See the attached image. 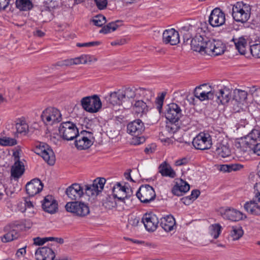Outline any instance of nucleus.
Listing matches in <instances>:
<instances>
[{"label":"nucleus","mask_w":260,"mask_h":260,"mask_svg":"<svg viewBox=\"0 0 260 260\" xmlns=\"http://www.w3.org/2000/svg\"><path fill=\"white\" fill-rule=\"evenodd\" d=\"M106 179L104 178L95 179L91 184L85 185V193L89 197L98 195L104 188Z\"/></svg>","instance_id":"f8f14e48"},{"label":"nucleus","mask_w":260,"mask_h":260,"mask_svg":"<svg viewBox=\"0 0 260 260\" xmlns=\"http://www.w3.org/2000/svg\"><path fill=\"white\" fill-rule=\"evenodd\" d=\"M228 166V172H232V171H238L243 168V166L239 164H229Z\"/></svg>","instance_id":"13d9d810"},{"label":"nucleus","mask_w":260,"mask_h":260,"mask_svg":"<svg viewBox=\"0 0 260 260\" xmlns=\"http://www.w3.org/2000/svg\"><path fill=\"white\" fill-rule=\"evenodd\" d=\"M16 8L20 11H28L34 7L31 0H16Z\"/></svg>","instance_id":"f704fd0d"},{"label":"nucleus","mask_w":260,"mask_h":260,"mask_svg":"<svg viewBox=\"0 0 260 260\" xmlns=\"http://www.w3.org/2000/svg\"><path fill=\"white\" fill-rule=\"evenodd\" d=\"M250 50L253 57L260 58V43L250 45Z\"/></svg>","instance_id":"de8ad7c7"},{"label":"nucleus","mask_w":260,"mask_h":260,"mask_svg":"<svg viewBox=\"0 0 260 260\" xmlns=\"http://www.w3.org/2000/svg\"><path fill=\"white\" fill-rule=\"evenodd\" d=\"M19 233L15 229H12L6 234L2 238L3 242H8L18 239Z\"/></svg>","instance_id":"a19ab883"},{"label":"nucleus","mask_w":260,"mask_h":260,"mask_svg":"<svg viewBox=\"0 0 260 260\" xmlns=\"http://www.w3.org/2000/svg\"><path fill=\"white\" fill-rule=\"evenodd\" d=\"M225 21L224 12L218 8L213 9L209 17V23L212 27H219L222 25Z\"/></svg>","instance_id":"ddd939ff"},{"label":"nucleus","mask_w":260,"mask_h":260,"mask_svg":"<svg viewBox=\"0 0 260 260\" xmlns=\"http://www.w3.org/2000/svg\"><path fill=\"white\" fill-rule=\"evenodd\" d=\"M139 218L135 216H132L128 219V225L132 226H138L139 223Z\"/></svg>","instance_id":"052dcab7"},{"label":"nucleus","mask_w":260,"mask_h":260,"mask_svg":"<svg viewBox=\"0 0 260 260\" xmlns=\"http://www.w3.org/2000/svg\"><path fill=\"white\" fill-rule=\"evenodd\" d=\"M214 151L217 155L222 158L230 156L231 153L229 145L226 141L224 140H222L216 144Z\"/></svg>","instance_id":"c85d7f7f"},{"label":"nucleus","mask_w":260,"mask_h":260,"mask_svg":"<svg viewBox=\"0 0 260 260\" xmlns=\"http://www.w3.org/2000/svg\"><path fill=\"white\" fill-rule=\"evenodd\" d=\"M47 7L49 9V11H42L41 15L42 16L45 15L46 13L48 14L51 17V13L50 11L58 7V2L55 0H48L46 2Z\"/></svg>","instance_id":"49530a36"},{"label":"nucleus","mask_w":260,"mask_h":260,"mask_svg":"<svg viewBox=\"0 0 260 260\" xmlns=\"http://www.w3.org/2000/svg\"><path fill=\"white\" fill-rule=\"evenodd\" d=\"M135 137L133 138L132 143L134 145H139L141 143H143L145 142V139L144 137H139L138 136H134Z\"/></svg>","instance_id":"e2e57ef3"},{"label":"nucleus","mask_w":260,"mask_h":260,"mask_svg":"<svg viewBox=\"0 0 260 260\" xmlns=\"http://www.w3.org/2000/svg\"><path fill=\"white\" fill-rule=\"evenodd\" d=\"M151 105V102H144L142 100L136 101L132 104L133 112L137 117H141L147 114Z\"/></svg>","instance_id":"f3484780"},{"label":"nucleus","mask_w":260,"mask_h":260,"mask_svg":"<svg viewBox=\"0 0 260 260\" xmlns=\"http://www.w3.org/2000/svg\"><path fill=\"white\" fill-rule=\"evenodd\" d=\"M97 60V59L94 57L93 56H91L88 54H84L82 55L79 57L75 58L73 61L71 60H64L62 61V62H58L57 65L62 66H68L69 64H85L89 62H91L92 61H95Z\"/></svg>","instance_id":"a878e982"},{"label":"nucleus","mask_w":260,"mask_h":260,"mask_svg":"<svg viewBox=\"0 0 260 260\" xmlns=\"http://www.w3.org/2000/svg\"><path fill=\"white\" fill-rule=\"evenodd\" d=\"M5 146H12L17 144V141L14 138L5 137Z\"/></svg>","instance_id":"4d7b16f0"},{"label":"nucleus","mask_w":260,"mask_h":260,"mask_svg":"<svg viewBox=\"0 0 260 260\" xmlns=\"http://www.w3.org/2000/svg\"><path fill=\"white\" fill-rule=\"evenodd\" d=\"M25 187L27 193L29 196L33 197L42 191L43 184L40 179L35 178L28 182Z\"/></svg>","instance_id":"5701e85b"},{"label":"nucleus","mask_w":260,"mask_h":260,"mask_svg":"<svg viewBox=\"0 0 260 260\" xmlns=\"http://www.w3.org/2000/svg\"><path fill=\"white\" fill-rule=\"evenodd\" d=\"M206 25V23H201L200 25L196 23V24H188L182 27L180 29V32L183 35L184 43L187 44L188 41L194 33L200 34L202 31L205 32L207 29Z\"/></svg>","instance_id":"423d86ee"},{"label":"nucleus","mask_w":260,"mask_h":260,"mask_svg":"<svg viewBox=\"0 0 260 260\" xmlns=\"http://www.w3.org/2000/svg\"><path fill=\"white\" fill-rule=\"evenodd\" d=\"M243 231L240 226H235L232 227L231 231V236L233 240L239 239L243 235Z\"/></svg>","instance_id":"a18cd8bd"},{"label":"nucleus","mask_w":260,"mask_h":260,"mask_svg":"<svg viewBox=\"0 0 260 260\" xmlns=\"http://www.w3.org/2000/svg\"><path fill=\"white\" fill-rule=\"evenodd\" d=\"M223 218L232 221H239L246 218L245 215L234 209H227L220 211Z\"/></svg>","instance_id":"393cba45"},{"label":"nucleus","mask_w":260,"mask_h":260,"mask_svg":"<svg viewBox=\"0 0 260 260\" xmlns=\"http://www.w3.org/2000/svg\"><path fill=\"white\" fill-rule=\"evenodd\" d=\"M142 222L146 230L149 232L154 231L159 223L158 217L152 213H145L142 218Z\"/></svg>","instance_id":"a211bd4d"},{"label":"nucleus","mask_w":260,"mask_h":260,"mask_svg":"<svg viewBox=\"0 0 260 260\" xmlns=\"http://www.w3.org/2000/svg\"><path fill=\"white\" fill-rule=\"evenodd\" d=\"M259 131L257 129H253L244 138H242L241 144L242 145V147L252 148L253 145L257 143V141L259 138Z\"/></svg>","instance_id":"412c9836"},{"label":"nucleus","mask_w":260,"mask_h":260,"mask_svg":"<svg viewBox=\"0 0 260 260\" xmlns=\"http://www.w3.org/2000/svg\"><path fill=\"white\" fill-rule=\"evenodd\" d=\"M75 144L77 149L84 150L89 148L92 144L93 135L91 132L82 131L75 137Z\"/></svg>","instance_id":"6e6552de"},{"label":"nucleus","mask_w":260,"mask_h":260,"mask_svg":"<svg viewBox=\"0 0 260 260\" xmlns=\"http://www.w3.org/2000/svg\"><path fill=\"white\" fill-rule=\"evenodd\" d=\"M41 118L46 125H52L60 122L62 119L60 112L52 107L46 109L41 115Z\"/></svg>","instance_id":"0eeeda50"},{"label":"nucleus","mask_w":260,"mask_h":260,"mask_svg":"<svg viewBox=\"0 0 260 260\" xmlns=\"http://www.w3.org/2000/svg\"><path fill=\"white\" fill-rule=\"evenodd\" d=\"M113 194L108 195L103 201V205L107 209L112 210L117 207V202Z\"/></svg>","instance_id":"4c0bfd02"},{"label":"nucleus","mask_w":260,"mask_h":260,"mask_svg":"<svg viewBox=\"0 0 260 260\" xmlns=\"http://www.w3.org/2000/svg\"><path fill=\"white\" fill-rule=\"evenodd\" d=\"M15 127L17 133L25 134L28 130V126L25 120L22 118H19L16 120Z\"/></svg>","instance_id":"58836bf2"},{"label":"nucleus","mask_w":260,"mask_h":260,"mask_svg":"<svg viewBox=\"0 0 260 260\" xmlns=\"http://www.w3.org/2000/svg\"><path fill=\"white\" fill-rule=\"evenodd\" d=\"M250 14L251 8L249 5L239 2L233 6L232 17L236 22L245 23L249 19Z\"/></svg>","instance_id":"f257e3e1"},{"label":"nucleus","mask_w":260,"mask_h":260,"mask_svg":"<svg viewBox=\"0 0 260 260\" xmlns=\"http://www.w3.org/2000/svg\"><path fill=\"white\" fill-rule=\"evenodd\" d=\"M205 86V84H203L196 87L194 90V95L201 101L211 99V94L208 93L209 92L203 90L204 89L202 87Z\"/></svg>","instance_id":"473e14b6"},{"label":"nucleus","mask_w":260,"mask_h":260,"mask_svg":"<svg viewBox=\"0 0 260 260\" xmlns=\"http://www.w3.org/2000/svg\"><path fill=\"white\" fill-rule=\"evenodd\" d=\"M67 212L72 213L74 216L80 218L86 217L90 213L88 203L82 201H75L68 202L65 206Z\"/></svg>","instance_id":"f03ea898"},{"label":"nucleus","mask_w":260,"mask_h":260,"mask_svg":"<svg viewBox=\"0 0 260 260\" xmlns=\"http://www.w3.org/2000/svg\"><path fill=\"white\" fill-rule=\"evenodd\" d=\"M136 196L142 203L147 204L155 199L156 194L152 186L145 184L140 186L136 192Z\"/></svg>","instance_id":"1a4fd4ad"},{"label":"nucleus","mask_w":260,"mask_h":260,"mask_svg":"<svg viewBox=\"0 0 260 260\" xmlns=\"http://www.w3.org/2000/svg\"><path fill=\"white\" fill-rule=\"evenodd\" d=\"M166 130L170 133L173 134L175 133L179 128V127L175 124V123L170 122L166 125Z\"/></svg>","instance_id":"5fc2aeb1"},{"label":"nucleus","mask_w":260,"mask_h":260,"mask_svg":"<svg viewBox=\"0 0 260 260\" xmlns=\"http://www.w3.org/2000/svg\"><path fill=\"white\" fill-rule=\"evenodd\" d=\"M160 225L165 231L171 232L176 227L175 219L172 215H167L160 218Z\"/></svg>","instance_id":"c756f323"},{"label":"nucleus","mask_w":260,"mask_h":260,"mask_svg":"<svg viewBox=\"0 0 260 260\" xmlns=\"http://www.w3.org/2000/svg\"><path fill=\"white\" fill-rule=\"evenodd\" d=\"M37 260H53L55 253L50 248L42 247L39 248L35 252Z\"/></svg>","instance_id":"cd10ccee"},{"label":"nucleus","mask_w":260,"mask_h":260,"mask_svg":"<svg viewBox=\"0 0 260 260\" xmlns=\"http://www.w3.org/2000/svg\"><path fill=\"white\" fill-rule=\"evenodd\" d=\"M247 96V91L239 89H236L233 91V100L238 103L244 102Z\"/></svg>","instance_id":"ea45409f"},{"label":"nucleus","mask_w":260,"mask_h":260,"mask_svg":"<svg viewBox=\"0 0 260 260\" xmlns=\"http://www.w3.org/2000/svg\"><path fill=\"white\" fill-rule=\"evenodd\" d=\"M235 45L236 49L238 52L242 55H244L246 53V48L247 46V41L243 37L239 38H233L232 40Z\"/></svg>","instance_id":"72a5a7b5"},{"label":"nucleus","mask_w":260,"mask_h":260,"mask_svg":"<svg viewBox=\"0 0 260 260\" xmlns=\"http://www.w3.org/2000/svg\"><path fill=\"white\" fill-rule=\"evenodd\" d=\"M189 188V185L186 182L180 179L179 182H176L172 188V192L174 195L181 196L188 191Z\"/></svg>","instance_id":"7c9ffc66"},{"label":"nucleus","mask_w":260,"mask_h":260,"mask_svg":"<svg viewBox=\"0 0 260 260\" xmlns=\"http://www.w3.org/2000/svg\"><path fill=\"white\" fill-rule=\"evenodd\" d=\"M92 21L95 25L101 27L106 22V19L103 15H98L93 18Z\"/></svg>","instance_id":"09e8293b"},{"label":"nucleus","mask_w":260,"mask_h":260,"mask_svg":"<svg viewBox=\"0 0 260 260\" xmlns=\"http://www.w3.org/2000/svg\"><path fill=\"white\" fill-rule=\"evenodd\" d=\"M232 91L230 89L224 87L223 88L215 92L213 94V98L212 101L216 102L217 104L224 105L228 103L231 99Z\"/></svg>","instance_id":"dca6fc26"},{"label":"nucleus","mask_w":260,"mask_h":260,"mask_svg":"<svg viewBox=\"0 0 260 260\" xmlns=\"http://www.w3.org/2000/svg\"><path fill=\"white\" fill-rule=\"evenodd\" d=\"M136 89L128 87L123 92H121L123 100H124V102L128 100L134 99L135 97L136 92H137Z\"/></svg>","instance_id":"c03bdc74"},{"label":"nucleus","mask_w":260,"mask_h":260,"mask_svg":"<svg viewBox=\"0 0 260 260\" xmlns=\"http://www.w3.org/2000/svg\"><path fill=\"white\" fill-rule=\"evenodd\" d=\"M206 54L217 56L224 53L225 46L220 41L211 40L209 47H206Z\"/></svg>","instance_id":"4be33fe9"},{"label":"nucleus","mask_w":260,"mask_h":260,"mask_svg":"<svg viewBox=\"0 0 260 260\" xmlns=\"http://www.w3.org/2000/svg\"><path fill=\"white\" fill-rule=\"evenodd\" d=\"M81 105L84 110L91 113L98 112L102 105L100 98L95 94L83 98Z\"/></svg>","instance_id":"20e7f679"},{"label":"nucleus","mask_w":260,"mask_h":260,"mask_svg":"<svg viewBox=\"0 0 260 260\" xmlns=\"http://www.w3.org/2000/svg\"><path fill=\"white\" fill-rule=\"evenodd\" d=\"M145 129L143 122L140 119H136L127 125V133L134 136L140 135Z\"/></svg>","instance_id":"b1692460"},{"label":"nucleus","mask_w":260,"mask_h":260,"mask_svg":"<svg viewBox=\"0 0 260 260\" xmlns=\"http://www.w3.org/2000/svg\"><path fill=\"white\" fill-rule=\"evenodd\" d=\"M42 208L45 212L54 214L57 211L58 204L52 196H47L43 200Z\"/></svg>","instance_id":"bb28decb"},{"label":"nucleus","mask_w":260,"mask_h":260,"mask_svg":"<svg viewBox=\"0 0 260 260\" xmlns=\"http://www.w3.org/2000/svg\"><path fill=\"white\" fill-rule=\"evenodd\" d=\"M121 92H114L110 94L107 101L112 105H122L124 103V100H123Z\"/></svg>","instance_id":"e433bc0d"},{"label":"nucleus","mask_w":260,"mask_h":260,"mask_svg":"<svg viewBox=\"0 0 260 260\" xmlns=\"http://www.w3.org/2000/svg\"><path fill=\"white\" fill-rule=\"evenodd\" d=\"M159 172L163 176L174 178L176 177V173L171 166L166 162H164L159 167Z\"/></svg>","instance_id":"c9c22d12"},{"label":"nucleus","mask_w":260,"mask_h":260,"mask_svg":"<svg viewBox=\"0 0 260 260\" xmlns=\"http://www.w3.org/2000/svg\"><path fill=\"white\" fill-rule=\"evenodd\" d=\"M166 94V92H162L160 96H158L155 100V103L156 105V108L159 113L161 112L162 107L164 104V100Z\"/></svg>","instance_id":"3c124183"},{"label":"nucleus","mask_w":260,"mask_h":260,"mask_svg":"<svg viewBox=\"0 0 260 260\" xmlns=\"http://www.w3.org/2000/svg\"><path fill=\"white\" fill-rule=\"evenodd\" d=\"M58 132L60 137L67 141L74 139L79 133L76 124L69 121L63 122L60 124Z\"/></svg>","instance_id":"7ed1b4c3"},{"label":"nucleus","mask_w":260,"mask_h":260,"mask_svg":"<svg viewBox=\"0 0 260 260\" xmlns=\"http://www.w3.org/2000/svg\"><path fill=\"white\" fill-rule=\"evenodd\" d=\"M254 194L255 198L257 200V201L259 202H260V182L256 183L254 186Z\"/></svg>","instance_id":"bf43d9fd"},{"label":"nucleus","mask_w":260,"mask_h":260,"mask_svg":"<svg viewBox=\"0 0 260 260\" xmlns=\"http://www.w3.org/2000/svg\"><path fill=\"white\" fill-rule=\"evenodd\" d=\"M34 243L36 245H42L44 244L45 242L49 241L50 239L49 237H45V238H40L36 237L34 238Z\"/></svg>","instance_id":"6e6d98bb"},{"label":"nucleus","mask_w":260,"mask_h":260,"mask_svg":"<svg viewBox=\"0 0 260 260\" xmlns=\"http://www.w3.org/2000/svg\"><path fill=\"white\" fill-rule=\"evenodd\" d=\"M83 188L78 183H74L66 190V194L71 200L76 201L81 198L84 194Z\"/></svg>","instance_id":"6ab92c4d"},{"label":"nucleus","mask_w":260,"mask_h":260,"mask_svg":"<svg viewBox=\"0 0 260 260\" xmlns=\"http://www.w3.org/2000/svg\"><path fill=\"white\" fill-rule=\"evenodd\" d=\"M101 44V42L99 41H93L90 42L88 43H77V46L79 47H91L94 46H99Z\"/></svg>","instance_id":"864d4df0"},{"label":"nucleus","mask_w":260,"mask_h":260,"mask_svg":"<svg viewBox=\"0 0 260 260\" xmlns=\"http://www.w3.org/2000/svg\"><path fill=\"white\" fill-rule=\"evenodd\" d=\"M10 3V0H0V11L6 9Z\"/></svg>","instance_id":"69168bd1"},{"label":"nucleus","mask_w":260,"mask_h":260,"mask_svg":"<svg viewBox=\"0 0 260 260\" xmlns=\"http://www.w3.org/2000/svg\"><path fill=\"white\" fill-rule=\"evenodd\" d=\"M192 143L196 149H209L212 146L211 137L208 133H200L193 139Z\"/></svg>","instance_id":"9d476101"},{"label":"nucleus","mask_w":260,"mask_h":260,"mask_svg":"<svg viewBox=\"0 0 260 260\" xmlns=\"http://www.w3.org/2000/svg\"><path fill=\"white\" fill-rule=\"evenodd\" d=\"M98 8L100 10L105 9L107 5V0H94Z\"/></svg>","instance_id":"680f3d73"},{"label":"nucleus","mask_w":260,"mask_h":260,"mask_svg":"<svg viewBox=\"0 0 260 260\" xmlns=\"http://www.w3.org/2000/svg\"><path fill=\"white\" fill-rule=\"evenodd\" d=\"M202 32L204 33L203 31ZM196 34V36L190 42L191 48L194 51L206 54V47H209L211 40L204 34Z\"/></svg>","instance_id":"39448f33"},{"label":"nucleus","mask_w":260,"mask_h":260,"mask_svg":"<svg viewBox=\"0 0 260 260\" xmlns=\"http://www.w3.org/2000/svg\"><path fill=\"white\" fill-rule=\"evenodd\" d=\"M133 194L132 189L126 188L120 183H117L113 188V194L116 197L118 201L125 203V200L128 199Z\"/></svg>","instance_id":"4468645a"},{"label":"nucleus","mask_w":260,"mask_h":260,"mask_svg":"<svg viewBox=\"0 0 260 260\" xmlns=\"http://www.w3.org/2000/svg\"><path fill=\"white\" fill-rule=\"evenodd\" d=\"M252 149L253 151V152L258 156H260V143H256L255 145H253L252 148H250Z\"/></svg>","instance_id":"338daca9"},{"label":"nucleus","mask_w":260,"mask_h":260,"mask_svg":"<svg viewBox=\"0 0 260 260\" xmlns=\"http://www.w3.org/2000/svg\"><path fill=\"white\" fill-rule=\"evenodd\" d=\"M35 152L41 155L44 160L49 165H53L55 157L53 150L45 143H40L36 147Z\"/></svg>","instance_id":"9b49d317"},{"label":"nucleus","mask_w":260,"mask_h":260,"mask_svg":"<svg viewBox=\"0 0 260 260\" xmlns=\"http://www.w3.org/2000/svg\"><path fill=\"white\" fill-rule=\"evenodd\" d=\"M120 22L119 21H116L115 22H112L109 23L106 25H105L100 30V33L108 34L111 31H115L119 26L117 24Z\"/></svg>","instance_id":"79ce46f5"},{"label":"nucleus","mask_w":260,"mask_h":260,"mask_svg":"<svg viewBox=\"0 0 260 260\" xmlns=\"http://www.w3.org/2000/svg\"><path fill=\"white\" fill-rule=\"evenodd\" d=\"M256 203L255 201H250V202H246L244 206L245 210L250 214H252L253 212L254 208Z\"/></svg>","instance_id":"603ef678"},{"label":"nucleus","mask_w":260,"mask_h":260,"mask_svg":"<svg viewBox=\"0 0 260 260\" xmlns=\"http://www.w3.org/2000/svg\"><path fill=\"white\" fill-rule=\"evenodd\" d=\"M24 171L25 168L23 162L17 160V162H14V165L11 167V176L14 179L17 180L24 174Z\"/></svg>","instance_id":"2f4dec72"},{"label":"nucleus","mask_w":260,"mask_h":260,"mask_svg":"<svg viewBox=\"0 0 260 260\" xmlns=\"http://www.w3.org/2000/svg\"><path fill=\"white\" fill-rule=\"evenodd\" d=\"M137 92L143 95L145 99L146 102H151L152 98L154 96V93L152 90L140 87L136 89Z\"/></svg>","instance_id":"37998d69"},{"label":"nucleus","mask_w":260,"mask_h":260,"mask_svg":"<svg viewBox=\"0 0 260 260\" xmlns=\"http://www.w3.org/2000/svg\"><path fill=\"white\" fill-rule=\"evenodd\" d=\"M181 115L182 111L177 104L171 103L168 105L165 116L170 122L176 123L178 122Z\"/></svg>","instance_id":"2eb2a0df"},{"label":"nucleus","mask_w":260,"mask_h":260,"mask_svg":"<svg viewBox=\"0 0 260 260\" xmlns=\"http://www.w3.org/2000/svg\"><path fill=\"white\" fill-rule=\"evenodd\" d=\"M200 194V191L199 190L194 189L191 191V193L190 196H189V198H190L193 201L197 199V198L199 196Z\"/></svg>","instance_id":"774afa93"},{"label":"nucleus","mask_w":260,"mask_h":260,"mask_svg":"<svg viewBox=\"0 0 260 260\" xmlns=\"http://www.w3.org/2000/svg\"><path fill=\"white\" fill-rule=\"evenodd\" d=\"M155 149L156 145L154 144H152L145 148L144 152L149 154L153 153Z\"/></svg>","instance_id":"0e129e2a"},{"label":"nucleus","mask_w":260,"mask_h":260,"mask_svg":"<svg viewBox=\"0 0 260 260\" xmlns=\"http://www.w3.org/2000/svg\"><path fill=\"white\" fill-rule=\"evenodd\" d=\"M221 226L218 224L212 225L211 228L210 234L214 239H217L220 234Z\"/></svg>","instance_id":"8fccbe9b"},{"label":"nucleus","mask_w":260,"mask_h":260,"mask_svg":"<svg viewBox=\"0 0 260 260\" xmlns=\"http://www.w3.org/2000/svg\"><path fill=\"white\" fill-rule=\"evenodd\" d=\"M162 41L165 44L176 45L179 43V35L174 28L165 30L162 34Z\"/></svg>","instance_id":"aec40b11"}]
</instances>
